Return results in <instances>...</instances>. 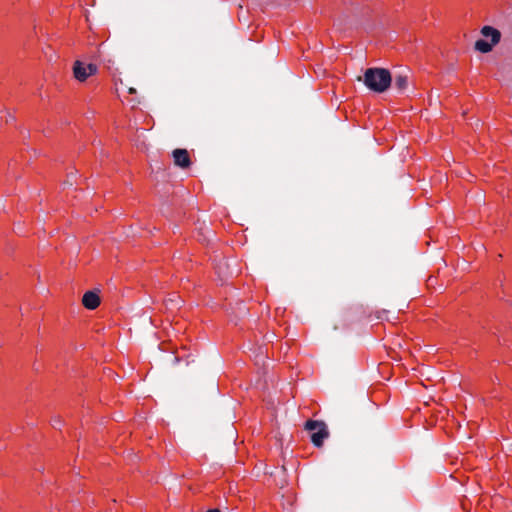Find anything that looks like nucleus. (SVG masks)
Here are the masks:
<instances>
[{"instance_id": "7ed1b4c3", "label": "nucleus", "mask_w": 512, "mask_h": 512, "mask_svg": "<svg viewBox=\"0 0 512 512\" xmlns=\"http://www.w3.org/2000/svg\"><path fill=\"white\" fill-rule=\"evenodd\" d=\"M97 71L98 67L95 64L86 65L80 60H76L73 65L74 77L80 82H84L89 76L96 74Z\"/></svg>"}, {"instance_id": "39448f33", "label": "nucleus", "mask_w": 512, "mask_h": 512, "mask_svg": "<svg viewBox=\"0 0 512 512\" xmlns=\"http://www.w3.org/2000/svg\"><path fill=\"white\" fill-rule=\"evenodd\" d=\"M82 304L89 310L96 309L100 304V297L95 291H87L82 298Z\"/></svg>"}, {"instance_id": "0eeeda50", "label": "nucleus", "mask_w": 512, "mask_h": 512, "mask_svg": "<svg viewBox=\"0 0 512 512\" xmlns=\"http://www.w3.org/2000/svg\"><path fill=\"white\" fill-rule=\"evenodd\" d=\"M408 82L409 77L407 74L400 73L395 75L394 77V86L400 92L406 90V88L408 87Z\"/></svg>"}, {"instance_id": "423d86ee", "label": "nucleus", "mask_w": 512, "mask_h": 512, "mask_svg": "<svg viewBox=\"0 0 512 512\" xmlns=\"http://www.w3.org/2000/svg\"><path fill=\"white\" fill-rule=\"evenodd\" d=\"M481 34L485 38H489L493 42V44H498L500 42L501 33H500V31L498 29H496L494 27L484 26L481 29Z\"/></svg>"}, {"instance_id": "9b49d317", "label": "nucleus", "mask_w": 512, "mask_h": 512, "mask_svg": "<svg viewBox=\"0 0 512 512\" xmlns=\"http://www.w3.org/2000/svg\"><path fill=\"white\" fill-rule=\"evenodd\" d=\"M59 422H60V421H58V420H54V424H53V426H54V427H56V425H57Z\"/></svg>"}, {"instance_id": "f257e3e1", "label": "nucleus", "mask_w": 512, "mask_h": 512, "mask_svg": "<svg viewBox=\"0 0 512 512\" xmlns=\"http://www.w3.org/2000/svg\"><path fill=\"white\" fill-rule=\"evenodd\" d=\"M364 84L373 92L383 93L391 85L390 72L384 68H368L363 77Z\"/></svg>"}, {"instance_id": "1a4fd4ad", "label": "nucleus", "mask_w": 512, "mask_h": 512, "mask_svg": "<svg viewBox=\"0 0 512 512\" xmlns=\"http://www.w3.org/2000/svg\"><path fill=\"white\" fill-rule=\"evenodd\" d=\"M207 512H221L219 509H210Z\"/></svg>"}, {"instance_id": "f03ea898", "label": "nucleus", "mask_w": 512, "mask_h": 512, "mask_svg": "<svg viewBox=\"0 0 512 512\" xmlns=\"http://www.w3.org/2000/svg\"><path fill=\"white\" fill-rule=\"evenodd\" d=\"M305 429L311 433V441L316 447H321L329 436L327 425L323 421L308 420Z\"/></svg>"}, {"instance_id": "20e7f679", "label": "nucleus", "mask_w": 512, "mask_h": 512, "mask_svg": "<svg viewBox=\"0 0 512 512\" xmlns=\"http://www.w3.org/2000/svg\"><path fill=\"white\" fill-rule=\"evenodd\" d=\"M175 165L185 169L191 164L188 151L186 149H175L172 153Z\"/></svg>"}, {"instance_id": "9d476101", "label": "nucleus", "mask_w": 512, "mask_h": 512, "mask_svg": "<svg viewBox=\"0 0 512 512\" xmlns=\"http://www.w3.org/2000/svg\"><path fill=\"white\" fill-rule=\"evenodd\" d=\"M129 92H130V93H135V92H136V90H135L134 88H130V89H129Z\"/></svg>"}, {"instance_id": "6e6552de", "label": "nucleus", "mask_w": 512, "mask_h": 512, "mask_svg": "<svg viewBox=\"0 0 512 512\" xmlns=\"http://www.w3.org/2000/svg\"><path fill=\"white\" fill-rule=\"evenodd\" d=\"M495 45L492 41L488 42L485 39H479L475 42V49L481 53H488Z\"/></svg>"}]
</instances>
